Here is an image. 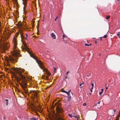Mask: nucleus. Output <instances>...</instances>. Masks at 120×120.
Instances as JSON below:
<instances>
[{
    "label": "nucleus",
    "instance_id": "f257e3e1",
    "mask_svg": "<svg viewBox=\"0 0 120 120\" xmlns=\"http://www.w3.org/2000/svg\"><path fill=\"white\" fill-rule=\"evenodd\" d=\"M12 69L14 71L13 72L11 71L12 74L14 75V76L15 79L18 81H19V79L18 78V76H16L15 74V73H17L19 76H20L22 79V83H20V85L24 90L25 93L26 94L28 92V89L26 87L27 86V82H26L28 81V79H27L26 77L23 75H22V73L23 72L24 70L21 69V68H12Z\"/></svg>",
    "mask_w": 120,
    "mask_h": 120
},
{
    "label": "nucleus",
    "instance_id": "f03ea898",
    "mask_svg": "<svg viewBox=\"0 0 120 120\" xmlns=\"http://www.w3.org/2000/svg\"><path fill=\"white\" fill-rule=\"evenodd\" d=\"M13 41L14 43V47L12 53L13 55L7 58L6 60L8 63L9 61H10L12 63H15L17 61L18 57L21 56V55L19 53L20 50H18L16 47L17 41L15 38H14Z\"/></svg>",
    "mask_w": 120,
    "mask_h": 120
},
{
    "label": "nucleus",
    "instance_id": "7ed1b4c3",
    "mask_svg": "<svg viewBox=\"0 0 120 120\" xmlns=\"http://www.w3.org/2000/svg\"><path fill=\"white\" fill-rule=\"evenodd\" d=\"M28 52L30 54V56L36 60V62L38 64L40 67L41 69H43V71L44 72L45 71L47 75L50 76L51 75L50 73L43 66V64L42 62L40 60H38V58L30 51L28 50Z\"/></svg>",
    "mask_w": 120,
    "mask_h": 120
},
{
    "label": "nucleus",
    "instance_id": "20e7f679",
    "mask_svg": "<svg viewBox=\"0 0 120 120\" xmlns=\"http://www.w3.org/2000/svg\"><path fill=\"white\" fill-rule=\"evenodd\" d=\"M56 111L58 113H61L62 112V110L59 107H56ZM57 120H64L62 119V117L61 115L58 114Z\"/></svg>",
    "mask_w": 120,
    "mask_h": 120
},
{
    "label": "nucleus",
    "instance_id": "39448f33",
    "mask_svg": "<svg viewBox=\"0 0 120 120\" xmlns=\"http://www.w3.org/2000/svg\"><path fill=\"white\" fill-rule=\"evenodd\" d=\"M21 38L22 39V40H21V42H22V44L24 46L26 49L28 50L29 49L27 47V45L26 44V43L24 41H23L24 38L26 39V40H27V38H26V37L25 38L24 37L23 35H21Z\"/></svg>",
    "mask_w": 120,
    "mask_h": 120
},
{
    "label": "nucleus",
    "instance_id": "423d86ee",
    "mask_svg": "<svg viewBox=\"0 0 120 120\" xmlns=\"http://www.w3.org/2000/svg\"><path fill=\"white\" fill-rule=\"evenodd\" d=\"M23 1L22 4L24 5L23 7V10L24 11L26 8V7L27 5V0H22Z\"/></svg>",
    "mask_w": 120,
    "mask_h": 120
},
{
    "label": "nucleus",
    "instance_id": "0eeeda50",
    "mask_svg": "<svg viewBox=\"0 0 120 120\" xmlns=\"http://www.w3.org/2000/svg\"><path fill=\"white\" fill-rule=\"evenodd\" d=\"M3 47L4 49V50H7L8 48L7 44L6 43H5L3 44Z\"/></svg>",
    "mask_w": 120,
    "mask_h": 120
},
{
    "label": "nucleus",
    "instance_id": "6e6552de",
    "mask_svg": "<svg viewBox=\"0 0 120 120\" xmlns=\"http://www.w3.org/2000/svg\"><path fill=\"white\" fill-rule=\"evenodd\" d=\"M72 114V117H74L76 120H78L79 119V117L77 116L75 113H73Z\"/></svg>",
    "mask_w": 120,
    "mask_h": 120
},
{
    "label": "nucleus",
    "instance_id": "1a4fd4ad",
    "mask_svg": "<svg viewBox=\"0 0 120 120\" xmlns=\"http://www.w3.org/2000/svg\"><path fill=\"white\" fill-rule=\"evenodd\" d=\"M51 36L52 38L54 39L56 38V37L55 34L53 33H52L51 35Z\"/></svg>",
    "mask_w": 120,
    "mask_h": 120
},
{
    "label": "nucleus",
    "instance_id": "9d476101",
    "mask_svg": "<svg viewBox=\"0 0 120 120\" xmlns=\"http://www.w3.org/2000/svg\"><path fill=\"white\" fill-rule=\"evenodd\" d=\"M68 96V101H70L71 100V96H70V94H66Z\"/></svg>",
    "mask_w": 120,
    "mask_h": 120
},
{
    "label": "nucleus",
    "instance_id": "9b49d317",
    "mask_svg": "<svg viewBox=\"0 0 120 120\" xmlns=\"http://www.w3.org/2000/svg\"><path fill=\"white\" fill-rule=\"evenodd\" d=\"M61 91L65 93H67V92L66 91H65L63 89H62L61 90Z\"/></svg>",
    "mask_w": 120,
    "mask_h": 120
},
{
    "label": "nucleus",
    "instance_id": "f8f14e48",
    "mask_svg": "<svg viewBox=\"0 0 120 120\" xmlns=\"http://www.w3.org/2000/svg\"><path fill=\"white\" fill-rule=\"evenodd\" d=\"M103 89H101V91L99 93V94L100 95L102 94L103 91Z\"/></svg>",
    "mask_w": 120,
    "mask_h": 120
},
{
    "label": "nucleus",
    "instance_id": "ddd939ff",
    "mask_svg": "<svg viewBox=\"0 0 120 120\" xmlns=\"http://www.w3.org/2000/svg\"><path fill=\"white\" fill-rule=\"evenodd\" d=\"M92 44H90V45H88L86 43L85 44V45L86 46H90Z\"/></svg>",
    "mask_w": 120,
    "mask_h": 120
},
{
    "label": "nucleus",
    "instance_id": "4468645a",
    "mask_svg": "<svg viewBox=\"0 0 120 120\" xmlns=\"http://www.w3.org/2000/svg\"><path fill=\"white\" fill-rule=\"evenodd\" d=\"M84 83H82V84H80L79 85V86H80V88H81L83 86Z\"/></svg>",
    "mask_w": 120,
    "mask_h": 120
},
{
    "label": "nucleus",
    "instance_id": "2eb2a0df",
    "mask_svg": "<svg viewBox=\"0 0 120 120\" xmlns=\"http://www.w3.org/2000/svg\"><path fill=\"white\" fill-rule=\"evenodd\" d=\"M110 18V15H108V16H107L106 17V19H109Z\"/></svg>",
    "mask_w": 120,
    "mask_h": 120
},
{
    "label": "nucleus",
    "instance_id": "dca6fc26",
    "mask_svg": "<svg viewBox=\"0 0 120 120\" xmlns=\"http://www.w3.org/2000/svg\"><path fill=\"white\" fill-rule=\"evenodd\" d=\"M68 115L71 117L72 118V114H68Z\"/></svg>",
    "mask_w": 120,
    "mask_h": 120
},
{
    "label": "nucleus",
    "instance_id": "f3484780",
    "mask_svg": "<svg viewBox=\"0 0 120 120\" xmlns=\"http://www.w3.org/2000/svg\"><path fill=\"white\" fill-rule=\"evenodd\" d=\"M31 120H36V119L34 118H32L31 119Z\"/></svg>",
    "mask_w": 120,
    "mask_h": 120
},
{
    "label": "nucleus",
    "instance_id": "a211bd4d",
    "mask_svg": "<svg viewBox=\"0 0 120 120\" xmlns=\"http://www.w3.org/2000/svg\"><path fill=\"white\" fill-rule=\"evenodd\" d=\"M92 87H91L92 89H93V87L94 86V84L93 83H92L91 84Z\"/></svg>",
    "mask_w": 120,
    "mask_h": 120
},
{
    "label": "nucleus",
    "instance_id": "6ab92c4d",
    "mask_svg": "<svg viewBox=\"0 0 120 120\" xmlns=\"http://www.w3.org/2000/svg\"><path fill=\"white\" fill-rule=\"evenodd\" d=\"M107 36L106 35H105L103 37V38H107Z\"/></svg>",
    "mask_w": 120,
    "mask_h": 120
},
{
    "label": "nucleus",
    "instance_id": "aec40b11",
    "mask_svg": "<svg viewBox=\"0 0 120 120\" xmlns=\"http://www.w3.org/2000/svg\"><path fill=\"white\" fill-rule=\"evenodd\" d=\"M71 90H69L68 92H67V94H69V93L71 92Z\"/></svg>",
    "mask_w": 120,
    "mask_h": 120
},
{
    "label": "nucleus",
    "instance_id": "412c9836",
    "mask_svg": "<svg viewBox=\"0 0 120 120\" xmlns=\"http://www.w3.org/2000/svg\"><path fill=\"white\" fill-rule=\"evenodd\" d=\"M65 37V35L64 34L63 35V39H64V38Z\"/></svg>",
    "mask_w": 120,
    "mask_h": 120
},
{
    "label": "nucleus",
    "instance_id": "4be33fe9",
    "mask_svg": "<svg viewBox=\"0 0 120 120\" xmlns=\"http://www.w3.org/2000/svg\"><path fill=\"white\" fill-rule=\"evenodd\" d=\"M86 103H84L83 104V105L84 106H86Z\"/></svg>",
    "mask_w": 120,
    "mask_h": 120
},
{
    "label": "nucleus",
    "instance_id": "5701e85b",
    "mask_svg": "<svg viewBox=\"0 0 120 120\" xmlns=\"http://www.w3.org/2000/svg\"><path fill=\"white\" fill-rule=\"evenodd\" d=\"M8 102H6V105H8Z\"/></svg>",
    "mask_w": 120,
    "mask_h": 120
},
{
    "label": "nucleus",
    "instance_id": "b1692460",
    "mask_svg": "<svg viewBox=\"0 0 120 120\" xmlns=\"http://www.w3.org/2000/svg\"><path fill=\"white\" fill-rule=\"evenodd\" d=\"M69 72V71H68L66 73V75H67L66 76H68V74Z\"/></svg>",
    "mask_w": 120,
    "mask_h": 120
},
{
    "label": "nucleus",
    "instance_id": "393cba45",
    "mask_svg": "<svg viewBox=\"0 0 120 120\" xmlns=\"http://www.w3.org/2000/svg\"><path fill=\"white\" fill-rule=\"evenodd\" d=\"M117 35L119 37V38H120V36L119 35V33H118L117 34Z\"/></svg>",
    "mask_w": 120,
    "mask_h": 120
},
{
    "label": "nucleus",
    "instance_id": "a878e982",
    "mask_svg": "<svg viewBox=\"0 0 120 120\" xmlns=\"http://www.w3.org/2000/svg\"><path fill=\"white\" fill-rule=\"evenodd\" d=\"M116 120H119V118L118 117H116Z\"/></svg>",
    "mask_w": 120,
    "mask_h": 120
},
{
    "label": "nucleus",
    "instance_id": "bb28decb",
    "mask_svg": "<svg viewBox=\"0 0 120 120\" xmlns=\"http://www.w3.org/2000/svg\"><path fill=\"white\" fill-rule=\"evenodd\" d=\"M54 72H56L55 71H56V68L55 67H54Z\"/></svg>",
    "mask_w": 120,
    "mask_h": 120
},
{
    "label": "nucleus",
    "instance_id": "cd10ccee",
    "mask_svg": "<svg viewBox=\"0 0 120 120\" xmlns=\"http://www.w3.org/2000/svg\"><path fill=\"white\" fill-rule=\"evenodd\" d=\"M48 77H49V76H46V79H48Z\"/></svg>",
    "mask_w": 120,
    "mask_h": 120
},
{
    "label": "nucleus",
    "instance_id": "c85d7f7f",
    "mask_svg": "<svg viewBox=\"0 0 120 120\" xmlns=\"http://www.w3.org/2000/svg\"><path fill=\"white\" fill-rule=\"evenodd\" d=\"M5 101L7 102H8V100L7 99H6L5 100Z\"/></svg>",
    "mask_w": 120,
    "mask_h": 120
},
{
    "label": "nucleus",
    "instance_id": "c756f323",
    "mask_svg": "<svg viewBox=\"0 0 120 120\" xmlns=\"http://www.w3.org/2000/svg\"><path fill=\"white\" fill-rule=\"evenodd\" d=\"M26 38H27L28 37V36L27 34H26Z\"/></svg>",
    "mask_w": 120,
    "mask_h": 120
},
{
    "label": "nucleus",
    "instance_id": "7c9ffc66",
    "mask_svg": "<svg viewBox=\"0 0 120 120\" xmlns=\"http://www.w3.org/2000/svg\"><path fill=\"white\" fill-rule=\"evenodd\" d=\"M38 108L39 110H41V108L40 107H38Z\"/></svg>",
    "mask_w": 120,
    "mask_h": 120
},
{
    "label": "nucleus",
    "instance_id": "2f4dec72",
    "mask_svg": "<svg viewBox=\"0 0 120 120\" xmlns=\"http://www.w3.org/2000/svg\"><path fill=\"white\" fill-rule=\"evenodd\" d=\"M19 22H20V26H22V24L21 23V22L20 21H19Z\"/></svg>",
    "mask_w": 120,
    "mask_h": 120
},
{
    "label": "nucleus",
    "instance_id": "473e14b6",
    "mask_svg": "<svg viewBox=\"0 0 120 120\" xmlns=\"http://www.w3.org/2000/svg\"><path fill=\"white\" fill-rule=\"evenodd\" d=\"M3 118L4 120L5 119H6V117H5L4 116L3 117Z\"/></svg>",
    "mask_w": 120,
    "mask_h": 120
},
{
    "label": "nucleus",
    "instance_id": "72a5a7b5",
    "mask_svg": "<svg viewBox=\"0 0 120 120\" xmlns=\"http://www.w3.org/2000/svg\"><path fill=\"white\" fill-rule=\"evenodd\" d=\"M105 88L106 89H108V87H107L106 86H105Z\"/></svg>",
    "mask_w": 120,
    "mask_h": 120
},
{
    "label": "nucleus",
    "instance_id": "f704fd0d",
    "mask_svg": "<svg viewBox=\"0 0 120 120\" xmlns=\"http://www.w3.org/2000/svg\"><path fill=\"white\" fill-rule=\"evenodd\" d=\"M67 76H66V75L65 76V79H67V78H68L67 77Z\"/></svg>",
    "mask_w": 120,
    "mask_h": 120
},
{
    "label": "nucleus",
    "instance_id": "c9c22d12",
    "mask_svg": "<svg viewBox=\"0 0 120 120\" xmlns=\"http://www.w3.org/2000/svg\"><path fill=\"white\" fill-rule=\"evenodd\" d=\"M92 88H91V90H90V91L91 92H92Z\"/></svg>",
    "mask_w": 120,
    "mask_h": 120
},
{
    "label": "nucleus",
    "instance_id": "e433bc0d",
    "mask_svg": "<svg viewBox=\"0 0 120 120\" xmlns=\"http://www.w3.org/2000/svg\"><path fill=\"white\" fill-rule=\"evenodd\" d=\"M100 102H97V104H100Z\"/></svg>",
    "mask_w": 120,
    "mask_h": 120
},
{
    "label": "nucleus",
    "instance_id": "4c0bfd02",
    "mask_svg": "<svg viewBox=\"0 0 120 120\" xmlns=\"http://www.w3.org/2000/svg\"><path fill=\"white\" fill-rule=\"evenodd\" d=\"M6 70H9V68H6Z\"/></svg>",
    "mask_w": 120,
    "mask_h": 120
},
{
    "label": "nucleus",
    "instance_id": "58836bf2",
    "mask_svg": "<svg viewBox=\"0 0 120 120\" xmlns=\"http://www.w3.org/2000/svg\"><path fill=\"white\" fill-rule=\"evenodd\" d=\"M35 93H36V95H37V93L36 92V91H35Z\"/></svg>",
    "mask_w": 120,
    "mask_h": 120
},
{
    "label": "nucleus",
    "instance_id": "ea45409f",
    "mask_svg": "<svg viewBox=\"0 0 120 120\" xmlns=\"http://www.w3.org/2000/svg\"><path fill=\"white\" fill-rule=\"evenodd\" d=\"M97 103H96L95 104V106H96V105H97Z\"/></svg>",
    "mask_w": 120,
    "mask_h": 120
},
{
    "label": "nucleus",
    "instance_id": "a19ab883",
    "mask_svg": "<svg viewBox=\"0 0 120 120\" xmlns=\"http://www.w3.org/2000/svg\"><path fill=\"white\" fill-rule=\"evenodd\" d=\"M56 19H57L56 18V19H55V21H56Z\"/></svg>",
    "mask_w": 120,
    "mask_h": 120
},
{
    "label": "nucleus",
    "instance_id": "79ce46f5",
    "mask_svg": "<svg viewBox=\"0 0 120 120\" xmlns=\"http://www.w3.org/2000/svg\"><path fill=\"white\" fill-rule=\"evenodd\" d=\"M58 18V17H57V16L56 18V19H57Z\"/></svg>",
    "mask_w": 120,
    "mask_h": 120
},
{
    "label": "nucleus",
    "instance_id": "37998d69",
    "mask_svg": "<svg viewBox=\"0 0 120 120\" xmlns=\"http://www.w3.org/2000/svg\"><path fill=\"white\" fill-rule=\"evenodd\" d=\"M118 33L119 34V35H120V32H119Z\"/></svg>",
    "mask_w": 120,
    "mask_h": 120
},
{
    "label": "nucleus",
    "instance_id": "c03bdc74",
    "mask_svg": "<svg viewBox=\"0 0 120 120\" xmlns=\"http://www.w3.org/2000/svg\"><path fill=\"white\" fill-rule=\"evenodd\" d=\"M95 43H97V42L96 41H95Z\"/></svg>",
    "mask_w": 120,
    "mask_h": 120
},
{
    "label": "nucleus",
    "instance_id": "a18cd8bd",
    "mask_svg": "<svg viewBox=\"0 0 120 120\" xmlns=\"http://www.w3.org/2000/svg\"><path fill=\"white\" fill-rule=\"evenodd\" d=\"M91 94V93H90V94Z\"/></svg>",
    "mask_w": 120,
    "mask_h": 120
},
{
    "label": "nucleus",
    "instance_id": "49530a36",
    "mask_svg": "<svg viewBox=\"0 0 120 120\" xmlns=\"http://www.w3.org/2000/svg\"><path fill=\"white\" fill-rule=\"evenodd\" d=\"M102 38V37H101V38H101V39Z\"/></svg>",
    "mask_w": 120,
    "mask_h": 120
},
{
    "label": "nucleus",
    "instance_id": "de8ad7c7",
    "mask_svg": "<svg viewBox=\"0 0 120 120\" xmlns=\"http://www.w3.org/2000/svg\"><path fill=\"white\" fill-rule=\"evenodd\" d=\"M100 40H101H101H102V39H101Z\"/></svg>",
    "mask_w": 120,
    "mask_h": 120
},
{
    "label": "nucleus",
    "instance_id": "09e8293b",
    "mask_svg": "<svg viewBox=\"0 0 120 120\" xmlns=\"http://www.w3.org/2000/svg\"><path fill=\"white\" fill-rule=\"evenodd\" d=\"M100 55H101V54H99V56H100Z\"/></svg>",
    "mask_w": 120,
    "mask_h": 120
},
{
    "label": "nucleus",
    "instance_id": "8fccbe9b",
    "mask_svg": "<svg viewBox=\"0 0 120 120\" xmlns=\"http://www.w3.org/2000/svg\"><path fill=\"white\" fill-rule=\"evenodd\" d=\"M119 0H117V1H119Z\"/></svg>",
    "mask_w": 120,
    "mask_h": 120
},
{
    "label": "nucleus",
    "instance_id": "3c124183",
    "mask_svg": "<svg viewBox=\"0 0 120 120\" xmlns=\"http://www.w3.org/2000/svg\"><path fill=\"white\" fill-rule=\"evenodd\" d=\"M106 90H105V91H106Z\"/></svg>",
    "mask_w": 120,
    "mask_h": 120
}]
</instances>
